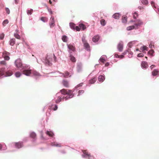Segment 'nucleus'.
Instances as JSON below:
<instances>
[{
  "label": "nucleus",
  "instance_id": "63",
  "mask_svg": "<svg viewBox=\"0 0 159 159\" xmlns=\"http://www.w3.org/2000/svg\"><path fill=\"white\" fill-rule=\"evenodd\" d=\"M139 49L138 48H137V49H136V51H139Z\"/></svg>",
  "mask_w": 159,
  "mask_h": 159
},
{
  "label": "nucleus",
  "instance_id": "19",
  "mask_svg": "<svg viewBox=\"0 0 159 159\" xmlns=\"http://www.w3.org/2000/svg\"><path fill=\"white\" fill-rule=\"evenodd\" d=\"M99 36L98 35L94 36L92 40L94 42H97L99 39Z\"/></svg>",
  "mask_w": 159,
  "mask_h": 159
},
{
  "label": "nucleus",
  "instance_id": "26",
  "mask_svg": "<svg viewBox=\"0 0 159 159\" xmlns=\"http://www.w3.org/2000/svg\"><path fill=\"white\" fill-rule=\"evenodd\" d=\"M100 23L102 26H104L106 24V22L105 20L102 19L100 20Z\"/></svg>",
  "mask_w": 159,
  "mask_h": 159
},
{
  "label": "nucleus",
  "instance_id": "32",
  "mask_svg": "<svg viewBox=\"0 0 159 159\" xmlns=\"http://www.w3.org/2000/svg\"><path fill=\"white\" fill-rule=\"evenodd\" d=\"M135 29V27L134 25H132L127 27V30H130L134 29Z\"/></svg>",
  "mask_w": 159,
  "mask_h": 159
},
{
  "label": "nucleus",
  "instance_id": "5",
  "mask_svg": "<svg viewBox=\"0 0 159 159\" xmlns=\"http://www.w3.org/2000/svg\"><path fill=\"white\" fill-rule=\"evenodd\" d=\"M143 24V22L142 21L140 20H136L135 22V23L134 24V26L135 27V29H137Z\"/></svg>",
  "mask_w": 159,
  "mask_h": 159
},
{
  "label": "nucleus",
  "instance_id": "62",
  "mask_svg": "<svg viewBox=\"0 0 159 159\" xmlns=\"http://www.w3.org/2000/svg\"><path fill=\"white\" fill-rule=\"evenodd\" d=\"M49 3H50V4H52V1H51V0H49Z\"/></svg>",
  "mask_w": 159,
  "mask_h": 159
},
{
  "label": "nucleus",
  "instance_id": "3",
  "mask_svg": "<svg viewBox=\"0 0 159 159\" xmlns=\"http://www.w3.org/2000/svg\"><path fill=\"white\" fill-rule=\"evenodd\" d=\"M15 64L16 66L18 68H23L22 64V63L20 59H17L15 61Z\"/></svg>",
  "mask_w": 159,
  "mask_h": 159
},
{
  "label": "nucleus",
  "instance_id": "57",
  "mask_svg": "<svg viewBox=\"0 0 159 159\" xmlns=\"http://www.w3.org/2000/svg\"><path fill=\"white\" fill-rule=\"evenodd\" d=\"M155 66L154 65H151L150 67V68L151 69V70H152L153 68L155 67Z\"/></svg>",
  "mask_w": 159,
  "mask_h": 159
},
{
  "label": "nucleus",
  "instance_id": "52",
  "mask_svg": "<svg viewBox=\"0 0 159 159\" xmlns=\"http://www.w3.org/2000/svg\"><path fill=\"white\" fill-rule=\"evenodd\" d=\"M83 84V83H81L79 84H78L77 86H76V87L77 88H78V87H81L82 86Z\"/></svg>",
  "mask_w": 159,
  "mask_h": 159
},
{
  "label": "nucleus",
  "instance_id": "37",
  "mask_svg": "<svg viewBox=\"0 0 159 159\" xmlns=\"http://www.w3.org/2000/svg\"><path fill=\"white\" fill-rule=\"evenodd\" d=\"M96 79L95 78H93V79L90 80V83L91 84H93L96 81Z\"/></svg>",
  "mask_w": 159,
  "mask_h": 159
},
{
  "label": "nucleus",
  "instance_id": "36",
  "mask_svg": "<svg viewBox=\"0 0 159 159\" xmlns=\"http://www.w3.org/2000/svg\"><path fill=\"white\" fill-rule=\"evenodd\" d=\"M105 79V77L104 76L100 75V82H102Z\"/></svg>",
  "mask_w": 159,
  "mask_h": 159
},
{
  "label": "nucleus",
  "instance_id": "51",
  "mask_svg": "<svg viewBox=\"0 0 159 159\" xmlns=\"http://www.w3.org/2000/svg\"><path fill=\"white\" fill-rule=\"evenodd\" d=\"M0 64L2 65H6V63L4 61H2L0 62Z\"/></svg>",
  "mask_w": 159,
  "mask_h": 159
},
{
  "label": "nucleus",
  "instance_id": "49",
  "mask_svg": "<svg viewBox=\"0 0 159 159\" xmlns=\"http://www.w3.org/2000/svg\"><path fill=\"white\" fill-rule=\"evenodd\" d=\"M4 37V34H2L0 35V39H3Z\"/></svg>",
  "mask_w": 159,
  "mask_h": 159
},
{
  "label": "nucleus",
  "instance_id": "35",
  "mask_svg": "<svg viewBox=\"0 0 159 159\" xmlns=\"http://www.w3.org/2000/svg\"><path fill=\"white\" fill-rule=\"evenodd\" d=\"M70 25L71 28L73 29H75V24L73 23H70Z\"/></svg>",
  "mask_w": 159,
  "mask_h": 159
},
{
  "label": "nucleus",
  "instance_id": "15",
  "mask_svg": "<svg viewBox=\"0 0 159 159\" xmlns=\"http://www.w3.org/2000/svg\"><path fill=\"white\" fill-rule=\"evenodd\" d=\"M84 47L87 50L90 51V46L89 44L87 42L84 44Z\"/></svg>",
  "mask_w": 159,
  "mask_h": 159
},
{
  "label": "nucleus",
  "instance_id": "20",
  "mask_svg": "<svg viewBox=\"0 0 159 159\" xmlns=\"http://www.w3.org/2000/svg\"><path fill=\"white\" fill-rule=\"evenodd\" d=\"M45 63L46 65H50L51 64L50 61L48 59L47 57H46V59L45 60Z\"/></svg>",
  "mask_w": 159,
  "mask_h": 159
},
{
  "label": "nucleus",
  "instance_id": "41",
  "mask_svg": "<svg viewBox=\"0 0 159 159\" xmlns=\"http://www.w3.org/2000/svg\"><path fill=\"white\" fill-rule=\"evenodd\" d=\"M33 11L32 9H31L30 10H28L27 11V13L28 15H31Z\"/></svg>",
  "mask_w": 159,
  "mask_h": 159
},
{
  "label": "nucleus",
  "instance_id": "44",
  "mask_svg": "<svg viewBox=\"0 0 159 159\" xmlns=\"http://www.w3.org/2000/svg\"><path fill=\"white\" fill-rule=\"evenodd\" d=\"M21 75V73L19 72H17L15 73V75L17 77H19Z\"/></svg>",
  "mask_w": 159,
  "mask_h": 159
},
{
  "label": "nucleus",
  "instance_id": "58",
  "mask_svg": "<svg viewBox=\"0 0 159 159\" xmlns=\"http://www.w3.org/2000/svg\"><path fill=\"white\" fill-rule=\"evenodd\" d=\"M151 4L152 6H154L155 7H156L155 6H154V2L153 1H152L151 2Z\"/></svg>",
  "mask_w": 159,
  "mask_h": 159
},
{
  "label": "nucleus",
  "instance_id": "48",
  "mask_svg": "<svg viewBox=\"0 0 159 159\" xmlns=\"http://www.w3.org/2000/svg\"><path fill=\"white\" fill-rule=\"evenodd\" d=\"M133 44H134V42H131L129 43L128 45L129 48H131L133 45Z\"/></svg>",
  "mask_w": 159,
  "mask_h": 159
},
{
  "label": "nucleus",
  "instance_id": "61",
  "mask_svg": "<svg viewBox=\"0 0 159 159\" xmlns=\"http://www.w3.org/2000/svg\"><path fill=\"white\" fill-rule=\"evenodd\" d=\"M127 53V52L126 51H125L123 53V54L124 55H125Z\"/></svg>",
  "mask_w": 159,
  "mask_h": 159
},
{
  "label": "nucleus",
  "instance_id": "43",
  "mask_svg": "<svg viewBox=\"0 0 159 159\" xmlns=\"http://www.w3.org/2000/svg\"><path fill=\"white\" fill-rule=\"evenodd\" d=\"M138 16V13L136 12H135L134 13L133 18L134 19H136Z\"/></svg>",
  "mask_w": 159,
  "mask_h": 159
},
{
  "label": "nucleus",
  "instance_id": "10",
  "mask_svg": "<svg viewBox=\"0 0 159 159\" xmlns=\"http://www.w3.org/2000/svg\"><path fill=\"white\" fill-rule=\"evenodd\" d=\"M152 75L153 76L159 75V71L157 69H155L152 72Z\"/></svg>",
  "mask_w": 159,
  "mask_h": 159
},
{
  "label": "nucleus",
  "instance_id": "29",
  "mask_svg": "<svg viewBox=\"0 0 159 159\" xmlns=\"http://www.w3.org/2000/svg\"><path fill=\"white\" fill-rule=\"evenodd\" d=\"M9 22L8 20L7 19H6L4 20L2 22V25L3 26H5Z\"/></svg>",
  "mask_w": 159,
  "mask_h": 159
},
{
  "label": "nucleus",
  "instance_id": "27",
  "mask_svg": "<svg viewBox=\"0 0 159 159\" xmlns=\"http://www.w3.org/2000/svg\"><path fill=\"white\" fill-rule=\"evenodd\" d=\"M63 76L65 78H67L68 77L69 75V72L67 71H66L65 72V74H62Z\"/></svg>",
  "mask_w": 159,
  "mask_h": 159
},
{
  "label": "nucleus",
  "instance_id": "30",
  "mask_svg": "<svg viewBox=\"0 0 159 159\" xmlns=\"http://www.w3.org/2000/svg\"><path fill=\"white\" fill-rule=\"evenodd\" d=\"M62 39L64 42H66L67 41V37L65 35L63 36L62 37Z\"/></svg>",
  "mask_w": 159,
  "mask_h": 159
},
{
  "label": "nucleus",
  "instance_id": "34",
  "mask_svg": "<svg viewBox=\"0 0 159 159\" xmlns=\"http://www.w3.org/2000/svg\"><path fill=\"white\" fill-rule=\"evenodd\" d=\"M14 36L16 39H20V36L19 35V34L17 33H15L14 34Z\"/></svg>",
  "mask_w": 159,
  "mask_h": 159
},
{
  "label": "nucleus",
  "instance_id": "4",
  "mask_svg": "<svg viewBox=\"0 0 159 159\" xmlns=\"http://www.w3.org/2000/svg\"><path fill=\"white\" fill-rule=\"evenodd\" d=\"M10 53L6 51H4L2 53V57L6 60H9L10 59L9 56Z\"/></svg>",
  "mask_w": 159,
  "mask_h": 159
},
{
  "label": "nucleus",
  "instance_id": "47",
  "mask_svg": "<svg viewBox=\"0 0 159 159\" xmlns=\"http://www.w3.org/2000/svg\"><path fill=\"white\" fill-rule=\"evenodd\" d=\"M5 10H6V11L7 12V13L9 14H10V11L9 9L7 7H6L5 8Z\"/></svg>",
  "mask_w": 159,
  "mask_h": 159
},
{
  "label": "nucleus",
  "instance_id": "23",
  "mask_svg": "<svg viewBox=\"0 0 159 159\" xmlns=\"http://www.w3.org/2000/svg\"><path fill=\"white\" fill-rule=\"evenodd\" d=\"M46 133L49 136L51 137H52L54 135L53 133H52L51 131H47L46 132Z\"/></svg>",
  "mask_w": 159,
  "mask_h": 159
},
{
  "label": "nucleus",
  "instance_id": "42",
  "mask_svg": "<svg viewBox=\"0 0 159 159\" xmlns=\"http://www.w3.org/2000/svg\"><path fill=\"white\" fill-rule=\"evenodd\" d=\"M84 92V90H80L78 91V96L82 94H83Z\"/></svg>",
  "mask_w": 159,
  "mask_h": 159
},
{
  "label": "nucleus",
  "instance_id": "55",
  "mask_svg": "<svg viewBox=\"0 0 159 159\" xmlns=\"http://www.w3.org/2000/svg\"><path fill=\"white\" fill-rule=\"evenodd\" d=\"M57 108H58L57 106V105H55V107L53 109V110L54 111H56L57 109Z\"/></svg>",
  "mask_w": 159,
  "mask_h": 159
},
{
  "label": "nucleus",
  "instance_id": "59",
  "mask_svg": "<svg viewBox=\"0 0 159 159\" xmlns=\"http://www.w3.org/2000/svg\"><path fill=\"white\" fill-rule=\"evenodd\" d=\"M109 65V63H108V62H107V63H106L105 64V66H108Z\"/></svg>",
  "mask_w": 159,
  "mask_h": 159
},
{
  "label": "nucleus",
  "instance_id": "24",
  "mask_svg": "<svg viewBox=\"0 0 159 159\" xmlns=\"http://www.w3.org/2000/svg\"><path fill=\"white\" fill-rule=\"evenodd\" d=\"M30 136L31 138L35 139L36 137V135L35 133L33 132L30 133Z\"/></svg>",
  "mask_w": 159,
  "mask_h": 159
},
{
  "label": "nucleus",
  "instance_id": "38",
  "mask_svg": "<svg viewBox=\"0 0 159 159\" xmlns=\"http://www.w3.org/2000/svg\"><path fill=\"white\" fill-rule=\"evenodd\" d=\"M154 52V51L153 50H151L149 51L148 52V53L150 55L152 56H153V54Z\"/></svg>",
  "mask_w": 159,
  "mask_h": 159
},
{
  "label": "nucleus",
  "instance_id": "60",
  "mask_svg": "<svg viewBox=\"0 0 159 159\" xmlns=\"http://www.w3.org/2000/svg\"><path fill=\"white\" fill-rule=\"evenodd\" d=\"M2 145L0 144V150H1L2 148Z\"/></svg>",
  "mask_w": 159,
  "mask_h": 159
},
{
  "label": "nucleus",
  "instance_id": "54",
  "mask_svg": "<svg viewBox=\"0 0 159 159\" xmlns=\"http://www.w3.org/2000/svg\"><path fill=\"white\" fill-rule=\"evenodd\" d=\"M56 146L57 147H61V144H56Z\"/></svg>",
  "mask_w": 159,
  "mask_h": 159
},
{
  "label": "nucleus",
  "instance_id": "12",
  "mask_svg": "<svg viewBox=\"0 0 159 159\" xmlns=\"http://www.w3.org/2000/svg\"><path fill=\"white\" fill-rule=\"evenodd\" d=\"M68 47V48L70 50H71L73 52H74L75 50V46L71 44L67 45Z\"/></svg>",
  "mask_w": 159,
  "mask_h": 159
},
{
  "label": "nucleus",
  "instance_id": "17",
  "mask_svg": "<svg viewBox=\"0 0 159 159\" xmlns=\"http://www.w3.org/2000/svg\"><path fill=\"white\" fill-rule=\"evenodd\" d=\"M140 50H142V52L143 53H145L144 50L148 51V48L145 46H143L141 47L140 48Z\"/></svg>",
  "mask_w": 159,
  "mask_h": 159
},
{
  "label": "nucleus",
  "instance_id": "16",
  "mask_svg": "<svg viewBox=\"0 0 159 159\" xmlns=\"http://www.w3.org/2000/svg\"><path fill=\"white\" fill-rule=\"evenodd\" d=\"M141 66L143 68H146L148 67V65L146 62L143 61L141 63Z\"/></svg>",
  "mask_w": 159,
  "mask_h": 159
},
{
  "label": "nucleus",
  "instance_id": "11",
  "mask_svg": "<svg viewBox=\"0 0 159 159\" xmlns=\"http://www.w3.org/2000/svg\"><path fill=\"white\" fill-rule=\"evenodd\" d=\"M49 25L50 28H52L55 25V21L53 17H51V22L49 23Z\"/></svg>",
  "mask_w": 159,
  "mask_h": 159
},
{
  "label": "nucleus",
  "instance_id": "46",
  "mask_svg": "<svg viewBox=\"0 0 159 159\" xmlns=\"http://www.w3.org/2000/svg\"><path fill=\"white\" fill-rule=\"evenodd\" d=\"M75 29L77 31H80V27L79 26H75Z\"/></svg>",
  "mask_w": 159,
  "mask_h": 159
},
{
  "label": "nucleus",
  "instance_id": "53",
  "mask_svg": "<svg viewBox=\"0 0 159 159\" xmlns=\"http://www.w3.org/2000/svg\"><path fill=\"white\" fill-rule=\"evenodd\" d=\"M127 52H128L130 54H133V53L130 51V49H128L127 51H126Z\"/></svg>",
  "mask_w": 159,
  "mask_h": 159
},
{
  "label": "nucleus",
  "instance_id": "21",
  "mask_svg": "<svg viewBox=\"0 0 159 159\" xmlns=\"http://www.w3.org/2000/svg\"><path fill=\"white\" fill-rule=\"evenodd\" d=\"M79 26L80 27V29H81L82 30H84L86 28V26L82 23L79 24Z\"/></svg>",
  "mask_w": 159,
  "mask_h": 159
},
{
  "label": "nucleus",
  "instance_id": "50",
  "mask_svg": "<svg viewBox=\"0 0 159 159\" xmlns=\"http://www.w3.org/2000/svg\"><path fill=\"white\" fill-rule=\"evenodd\" d=\"M144 55L142 53H140L138 54L137 55V57H143Z\"/></svg>",
  "mask_w": 159,
  "mask_h": 159
},
{
  "label": "nucleus",
  "instance_id": "8",
  "mask_svg": "<svg viewBox=\"0 0 159 159\" xmlns=\"http://www.w3.org/2000/svg\"><path fill=\"white\" fill-rule=\"evenodd\" d=\"M15 147L18 148H21L23 146L22 143L21 142H16L15 143Z\"/></svg>",
  "mask_w": 159,
  "mask_h": 159
},
{
  "label": "nucleus",
  "instance_id": "31",
  "mask_svg": "<svg viewBox=\"0 0 159 159\" xmlns=\"http://www.w3.org/2000/svg\"><path fill=\"white\" fill-rule=\"evenodd\" d=\"M4 69L1 68L0 69V76L4 74Z\"/></svg>",
  "mask_w": 159,
  "mask_h": 159
},
{
  "label": "nucleus",
  "instance_id": "6",
  "mask_svg": "<svg viewBox=\"0 0 159 159\" xmlns=\"http://www.w3.org/2000/svg\"><path fill=\"white\" fill-rule=\"evenodd\" d=\"M123 44L122 42L119 43L117 45V48L118 51L120 52H121L123 50Z\"/></svg>",
  "mask_w": 159,
  "mask_h": 159
},
{
  "label": "nucleus",
  "instance_id": "1",
  "mask_svg": "<svg viewBox=\"0 0 159 159\" xmlns=\"http://www.w3.org/2000/svg\"><path fill=\"white\" fill-rule=\"evenodd\" d=\"M60 92L61 94L64 95H67V96L66 97L57 96V94L56 97L55 98V102L57 103H59L62 101H63L64 99L65 100H67L69 98H73L74 96V94L73 93V92L71 90L63 89L60 90Z\"/></svg>",
  "mask_w": 159,
  "mask_h": 159
},
{
  "label": "nucleus",
  "instance_id": "13",
  "mask_svg": "<svg viewBox=\"0 0 159 159\" xmlns=\"http://www.w3.org/2000/svg\"><path fill=\"white\" fill-rule=\"evenodd\" d=\"M30 70H25L23 71V73L27 76H29L31 73Z\"/></svg>",
  "mask_w": 159,
  "mask_h": 159
},
{
  "label": "nucleus",
  "instance_id": "18",
  "mask_svg": "<svg viewBox=\"0 0 159 159\" xmlns=\"http://www.w3.org/2000/svg\"><path fill=\"white\" fill-rule=\"evenodd\" d=\"M16 40L15 39H12L10 40L9 41L10 44L12 46H13L15 43Z\"/></svg>",
  "mask_w": 159,
  "mask_h": 159
},
{
  "label": "nucleus",
  "instance_id": "40",
  "mask_svg": "<svg viewBox=\"0 0 159 159\" xmlns=\"http://www.w3.org/2000/svg\"><path fill=\"white\" fill-rule=\"evenodd\" d=\"M12 75V72L11 71H7L6 73V76H10Z\"/></svg>",
  "mask_w": 159,
  "mask_h": 159
},
{
  "label": "nucleus",
  "instance_id": "2",
  "mask_svg": "<svg viewBox=\"0 0 159 159\" xmlns=\"http://www.w3.org/2000/svg\"><path fill=\"white\" fill-rule=\"evenodd\" d=\"M82 152L83 154L82 155V156L83 157L88 158L89 159H93V157L92 156L90 153L88 152L87 150H83Z\"/></svg>",
  "mask_w": 159,
  "mask_h": 159
},
{
  "label": "nucleus",
  "instance_id": "22",
  "mask_svg": "<svg viewBox=\"0 0 159 159\" xmlns=\"http://www.w3.org/2000/svg\"><path fill=\"white\" fill-rule=\"evenodd\" d=\"M40 20L44 22H47L48 21V19L45 17H42L41 18Z\"/></svg>",
  "mask_w": 159,
  "mask_h": 159
},
{
  "label": "nucleus",
  "instance_id": "64",
  "mask_svg": "<svg viewBox=\"0 0 159 159\" xmlns=\"http://www.w3.org/2000/svg\"><path fill=\"white\" fill-rule=\"evenodd\" d=\"M149 47L150 48H152V45H150Z\"/></svg>",
  "mask_w": 159,
  "mask_h": 159
},
{
  "label": "nucleus",
  "instance_id": "39",
  "mask_svg": "<svg viewBox=\"0 0 159 159\" xmlns=\"http://www.w3.org/2000/svg\"><path fill=\"white\" fill-rule=\"evenodd\" d=\"M141 2L143 4L145 5H147L148 4V2L147 0H142Z\"/></svg>",
  "mask_w": 159,
  "mask_h": 159
},
{
  "label": "nucleus",
  "instance_id": "28",
  "mask_svg": "<svg viewBox=\"0 0 159 159\" xmlns=\"http://www.w3.org/2000/svg\"><path fill=\"white\" fill-rule=\"evenodd\" d=\"M115 56L116 58H122L124 57V56L123 55H118L117 54H115Z\"/></svg>",
  "mask_w": 159,
  "mask_h": 159
},
{
  "label": "nucleus",
  "instance_id": "45",
  "mask_svg": "<svg viewBox=\"0 0 159 159\" xmlns=\"http://www.w3.org/2000/svg\"><path fill=\"white\" fill-rule=\"evenodd\" d=\"M82 40L83 44L85 43H87L86 41L85 40V38L84 37H82Z\"/></svg>",
  "mask_w": 159,
  "mask_h": 159
},
{
  "label": "nucleus",
  "instance_id": "25",
  "mask_svg": "<svg viewBox=\"0 0 159 159\" xmlns=\"http://www.w3.org/2000/svg\"><path fill=\"white\" fill-rule=\"evenodd\" d=\"M106 58V56H102L100 58V61L104 63L106 61L105 58Z\"/></svg>",
  "mask_w": 159,
  "mask_h": 159
},
{
  "label": "nucleus",
  "instance_id": "56",
  "mask_svg": "<svg viewBox=\"0 0 159 159\" xmlns=\"http://www.w3.org/2000/svg\"><path fill=\"white\" fill-rule=\"evenodd\" d=\"M56 143H51V145L53 146H56Z\"/></svg>",
  "mask_w": 159,
  "mask_h": 159
},
{
  "label": "nucleus",
  "instance_id": "33",
  "mask_svg": "<svg viewBox=\"0 0 159 159\" xmlns=\"http://www.w3.org/2000/svg\"><path fill=\"white\" fill-rule=\"evenodd\" d=\"M127 21V17L126 16H123L122 17V22L125 23Z\"/></svg>",
  "mask_w": 159,
  "mask_h": 159
},
{
  "label": "nucleus",
  "instance_id": "14",
  "mask_svg": "<svg viewBox=\"0 0 159 159\" xmlns=\"http://www.w3.org/2000/svg\"><path fill=\"white\" fill-rule=\"evenodd\" d=\"M120 16V15L119 13H115L113 15L112 17L115 19H118Z\"/></svg>",
  "mask_w": 159,
  "mask_h": 159
},
{
  "label": "nucleus",
  "instance_id": "9",
  "mask_svg": "<svg viewBox=\"0 0 159 159\" xmlns=\"http://www.w3.org/2000/svg\"><path fill=\"white\" fill-rule=\"evenodd\" d=\"M69 58L70 60L73 62H75L76 61L75 58L72 56L70 52Z\"/></svg>",
  "mask_w": 159,
  "mask_h": 159
},
{
  "label": "nucleus",
  "instance_id": "7",
  "mask_svg": "<svg viewBox=\"0 0 159 159\" xmlns=\"http://www.w3.org/2000/svg\"><path fill=\"white\" fill-rule=\"evenodd\" d=\"M62 83V84L66 87L68 88L69 87V84L68 82L66 80H63Z\"/></svg>",
  "mask_w": 159,
  "mask_h": 159
}]
</instances>
